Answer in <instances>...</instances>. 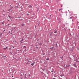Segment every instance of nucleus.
Masks as SVG:
<instances>
[{
	"instance_id": "f257e3e1",
	"label": "nucleus",
	"mask_w": 79,
	"mask_h": 79,
	"mask_svg": "<svg viewBox=\"0 0 79 79\" xmlns=\"http://www.w3.org/2000/svg\"><path fill=\"white\" fill-rule=\"evenodd\" d=\"M9 18L8 19V21H12V20H11V17L9 16Z\"/></svg>"
},
{
	"instance_id": "f03ea898",
	"label": "nucleus",
	"mask_w": 79,
	"mask_h": 79,
	"mask_svg": "<svg viewBox=\"0 0 79 79\" xmlns=\"http://www.w3.org/2000/svg\"><path fill=\"white\" fill-rule=\"evenodd\" d=\"M27 3H28V1L27 0H25L24 3L25 5H27Z\"/></svg>"
},
{
	"instance_id": "7ed1b4c3",
	"label": "nucleus",
	"mask_w": 79,
	"mask_h": 79,
	"mask_svg": "<svg viewBox=\"0 0 79 79\" xmlns=\"http://www.w3.org/2000/svg\"><path fill=\"white\" fill-rule=\"evenodd\" d=\"M7 48H8V47H6L5 48H4L3 49L4 50H6V49H7Z\"/></svg>"
},
{
	"instance_id": "20e7f679",
	"label": "nucleus",
	"mask_w": 79,
	"mask_h": 79,
	"mask_svg": "<svg viewBox=\"0 0 79 79\" xmlns=\"http://www.w3.org/2000/svg\"><path fill=\"white\" fill-rule=\"evenodd\" d=\"M24 40H23V39H22L20 41V42L21 43H23V41Z\"/></svg>"
},
{
	"instance_id": "39448f33",
	"label": "nucleus",
	"mask_w": 79,
	"mask_h": 79,
	"mask_svg": "<svg viewBox=\"0 0 79 79\" xmlns=\"http://www.w3.org/2000/svg\"><path fill=\"white\" fill-rule=\"evenodd\" d=\"M50 49H51V50H53V47L52 48H50Z\"/></svg>"
},
{
	"instance_id": "423d86ee",
	"label": "nucleus",
	"mask_w": 79,
	"mask_h": 79,
	"mask_svg": "<svg viewBox=\"0 0 79 79\" xmlns=\"http://www.w3.org/2000/svg\"><path fill=\"white\" fill-rule=\"evenodd\" d=\"M34 63H35L34 62H33V63H32L31 64L32 65V66L33 65H34Z\"/></svg>"
},
{
	"instance_id": "0eeeda50",
	"label": "nucleus",
	"mask_w": 79,
	"mask_h": 79,
	"mask_svg": "<svg viewBox=\"0 0 79 79\" xmlns=\"http://www.w3.org/2000/svg\"><path fill=\"white\" fill-rule=\"evenodd\" d=\"M73 66H75V67H76V64H75L73 65Z\"/></svg>"
},
{
	"instance_id": "6e6552de",
	"label": "nucleus",
	"mask_w": 79,
	"mask_h": 79,
	"mask_svg": "<svg viewBox=\"0 0 79 79\" xmlns=\"http://www.w3.org/2000/svg\"><path fill=\"white\" fill-rule=\"evenodd\" d=\"M46 60H48H48H49V58H47L46 59Z\"/></svg>"
},
{
	"instance_id": "1a4fd4ad",
	"label": "nucleus",
	"mask_w": 79,
	"mask_h": 79,
	"mask_svg": "<svg viewBox=\"0 0 79 79\" xmlns=\"http://www.w3.org/2000/svg\"><path fill=\"white\" fill-rule=\"evenodd\" d=\"M29 8H32V6H29Z\"/></svg>"
},
{
	"instance_id": "9d476101",
	"label": "nucleus",
	"mask_w": 79,
	"mask_h": 79,
	"mask_svg": "<svg viewBox=\"0 0 79 79\" xmlns=\"http://www.w3.org/2000/svg\"><path fill=\"white\" fill-rule=\"evenodd\" d=\"M63 10V9H60L59 10V11H60V10Z\"/></svg>"
},
{
	"instance_id": "9b49d317",
	"label": "nucleus",
	"mask_w": 79,
	"mask_h": 79,
	"mask_svg": "<svg viewBox=\"0 0 79 79\" xmlns=\"http://www.w3.org/2000/svg\"><path fill=\"white\" fill-rule=\"evenodd\" d=\"M24 23H23V24H22V26H24Z\"/></svg>"
},
{
	"instance_id": "f8f14e48",
	"label": "nucleus",
	"mask_w": 79,
	"mask_h": 79,
	"mask_svg": "<svg viewBox=\"0 0 79 79\" xmlns=\"http://www.w3.org/2000/svg\"><path fill=\"white\" fill-rule=\"evenodd\" d=\"M29 62H30V61H28V62H27L28 64H29V63H29Z\"/></svg>"
},
{
	"instance_id": "ddd939ff",
	"label": "nucleus",
	"mask_w": 79,
	"mask_h": 79,
	"mask_svg": "<svg viewBox=\"0 0 79 79\" xmlns=\"http://www.w3.org/2000/svg\"><path fill=\"white\" fill-rule=\"evenodd\" d=\"M2 24H4V22H3L2 23Z\"/></svg>"
},
{
	"instance_id": "4468645a",
	"label": "nucleus",
	"mask_w": 79,
	"mask_h": 79,
	"mask_svg": "<svg viewBox=\"0 0 79 79\" xmlns=\"http://www.w3.org/2000/svg\"><path fill=\"white\" fill-rule=\"evenodd\" d=\"M23 48H26L25 46H24L23 47Z\"/></svg>"
},
{
	"instance_id": "2eb2a0df",
	"label": "nucleus",
	"mask_w": 79,
	"mask_h": 79,
	"mask_svg": "<svg viewBox=\"0 0 79 79\" xmlns=\"http://www.w3.org/2000/svg\"><path fill=\"white\" fill-rule=\"evenodd\" d=\"M57 32L56 31H55V32H54V33H56Z\"/></svg>"
},
{
	"instance_id": "dca6fc26",
	"label": "nucleus",
	"mask_w": 79,
	"mask_h": 79,
	"mask_svg": "<svg viewBox=\"0 0 79 79\" xmlns=\"http://www.w3.org/2000/svg\"><path fill=\"white\" fill-rule=\"evenodd\" d=\"M72 18V17H70V19H71Z\"/></svg>"
},
{
	"instance_id": "f3484780",
	"label": "nucleus",
	"mask_w": 79,
	"mask_h": 79,
	"mask_svg": "<svg viewBox=\"0 0 79 79\" xmlns=\"http://www.w3.org/2000/svg\"><path fill=\"white\" fill-rule=\"evenodd\" d=\"M60 76H61V77H63V76L62 75H60Z\"/></svg>"
},
{
	"instance_id": "a211bd4d",
	"label": "nucleus",
	"mask_w": 79,
	"mask_h": 79,
	"mask_svg": "<svg viewBox=\"0 0 79 79\" xmlns=\"http://www.w3.org/2000/svg\"><path fill=\"white\" fill-rule=\"evenodd\" d=\"M78 29H79V26L78 27Z\"/></svg>"
},
{
	"instance_id": "6ab92c4d",
	"label": "nucleus",
	"mask_w": 79,
	"mask_h": 79,
	"mask_svg": "<svg viewBox=\"0 0 79 79\" xmlns=\"http://www.w3.org/2000/svg\"><path fill=\"white\" fill-rule=\"evenodd\" d=\"M50 35H52V33Z\"/></svg>"
},
{
	"instance_id": "aec40b11",
	"label": "nucleus",
	"mask_w": 79,
	"mask_h": 79,
	"mask_svg": "<svg viewBox=\"0 0 79 79\" xmlns=\"http://www.w3.org/2000/svg\"><path fill=\"white\" fill-rule=\"evenodd\" d=\"M27 15H29V14H27Z\"/></svg>"
},
{
	"instance_id": "412c9836",
	"label": "nucleus",
	"mask_w": 79,
	"mask_h": 79,
	"mask_svg": "<svg viewBox=\"0 0 79 79\" xmlns=\"http://www.w3.org/2000/svg\"><path fill=\"white\" fill-rule=\"evenodd\" d=\"M13 48H15V47H13Z\"/></svg>"
},
{
	"instance_id": "4be33fe9",
	"label": "nucleus",
	"mask_w": 79,
	"mask_h": 79,
	"mask_svg": "<svg viewBox=\"0 0 79 79\" xmlns=\"http://www.w3.org/2000/svg\"><path fill=\"white\" fill-rule=\"evenodd\" d=\"M18 51H20L19 50H18Z\"/></svg>"
},
{
	"instance_id": "5701e85b",
	"label": "nucleus",
	"mask_w": 79,
	"mask_h": 79,
	"mask_svg": "<svg viewBox=\"0 0 79 79\" xmlns=\"http://www.w3.org/2000/svg\"><path fill=\"white\" fill-rule=\"evenodd\" d=\"M21 79H23V78H21Z\"/></svg>"
},
{
	"instance_id": "b1692460",
	"label": "nucleus",
	"mask_w": 79,
	"mask_h": 79,
	"mask_svg": "<svg viewBox=\"0 0 79 79\" xmlns=\"http://www.w3.org/2000/svg\"><path fill=\"white\" fill-rule=\"evenodd\" d=\"M40 45H41V44H40Z\"/></svg>"
},
{
	"instance_id": "393cba45",
	"label": "nucleus",
	"mask_w": 79,
	"mask_h": 79,
	"mask_svg": "<svg viewBox=\"0 0 79 79\" xmlns=\"http://www.w3.org/2000/svg\"><path fill=\"white\" fill-rule=\"evenodd\" d=\"M53 79H55V78H53Z\"/></svg>"
},
{
	"instance_id": "a878e982",
	"label": "nucleus",
	"mask_w": 79,
	"mask_h": 79,
	"mask_svg": "<svg viewBox=\"0 0 79 79\" xmlns=\"http://www.w3.org/2000/svg\"><path fill=\"white\" fill-rule=\"evenodd\" d=\"M4 31H5V30H4Z\"/></svg>"
},
{
	"instance_id": "bb28decb",
	"label": "nucleus",
	"mask_w": 79,
	"mask_h": 79,
	"mask_svg": "<svg viewBox=\"0 0 79 79\" xmlns=\"http://www.w3.org/2000/svg\"><path fill=\"white\" fill-rule=\"evenodd\" d=\"M10 6H11V5H10Z\"/></svg>"
},
{
	"instance_id": "cd10ccee",
	"label": "nucleus",
	"mask_w": 79,
	"mask_h": 79,
	"mask_svg": "<svg viewBox=\"0 0 79 79\" xmlns=\"http://www.w3.org/2000/svg\"><path fill=\"white\" fill-rule=\"evenodd\" d=\"M21 27H22V26H21Z\"/></svg>"
},
{
	"instance_id": "c85d7f7f",
	"label": "nucleus",
	"mask_w": 79,
	"mask_h": 79,
	"mask_svg": "<svg viewBox=\"0 0 79 79\" xmlns=\"http://www.w3.org/2000/svg\"><path fill=\"white\" fill-rule=\"evenodd\" d=\"M52 72H53V71H52Z\"/></svg>"
},
{
	"instance_id": "c756f323",
	"label": "nucleus",
	"mask_w": 79,
	"mask_h": 79,
	"mask_svg": "<svg viewBox=\"0 0 79 79\" xmlns=\"http://www.w3.org/2000/svg\"><path fill=\"white\" fill-rule=\"evenodd\" d=\"M61 7H62V6H61Z\"/></svg>"
}]
</instances>
